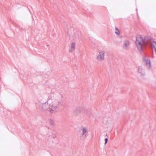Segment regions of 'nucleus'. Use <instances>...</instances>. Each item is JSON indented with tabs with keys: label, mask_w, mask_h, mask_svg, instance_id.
Returning <instances> with one entry per match:
<instances>
[{
	"label": "nucleus",
	"mask_w": 156,
	"mask_h": 156,
	"mask_svg": "<svg viewBox=\"0 0 156 156\" xmlns=\"http://www.w3.org/2000/svg\"><path fill=\"white\" fill-rule=\"evenodd\" d=\"M41 108H40L41 112H44L48 111H49L50 108H51V106L50 107L49 105L46 102L41 103Z\"/></svg>",
	"instance_id": "obj_3"
},
{
	"label": "nucleus",
	"mask_w": 156,
	"mask_h": 156,
	"mask_svg": "<svg viewBox=\"0 0 156 156\" xmlns=\"http://www.w3.org/2000/svg\"><path fill=\"white\" fill-rule=\"evenodd\" d=\"M82 136H84L85 137H86L88 135V131L87 128L85 127H83L82 129Z\"/></svg>",
	"instance_id": "obj_9"
},
{
	"label": "nucleus",
	"mask_w": 156,
	"mask_h": 156,
	"mask_svg": "<svg viewBox=\"0 0 156 156\" xmlns=\"http://www.w3.org/2000/svg\"><path fill=\"white\" fill-rule=\"evenodd\" d=\"M63 104V102L62 101L58 100L56 99L52 100L51 102V108H50L49 112L51 113H53L55 112L57 109L62 106Z\"/></svg>",
	"instance_id": "obj_2"
},
{
	"label": "nucleus",
	"mask_w": 156,
	"mask_h": 156,
	"mask_svg": "<svg viewBox=\"0 0 156 156\" xmlns=\"http://www.w3.org/2000/svg\"><path fill=\"white\" fill-rule=\"evenodd\" d=\"M123 45L122 48L125 50H128L130 45V42L128 40H126L123 42Z\"/></svg>",
	"instance_id": "obj_7"
},
{
	"label": "nucleus",
	"mask_w": 156,
	"mask_h": 156,
	"mask_svg": "<svg viewBox=\"0 0 156 156\" xmlns=\"http://www.w3.org/2000/svg\"><path fill=\"white\" fill-rule=\"evenodd\" d=\"M76 46V44L74 43H73L72 44L71 46L69 49V51L70 52H72L75 49Z\"/></svg>",
	"instance_id": "obj_10"
},
{
	"label": "nucleus",
	"mask_w": 156,
	"mask_h": 156,
	"mask_svg": "<svg viewBox=\"0 0 156 156\" xmlns=\"http://www.w3.org/2000/svg\"><path fill=\"white\" fill-rule=\"evenodd\" d=\"M138 71L142 76L145 74V69L141 66L138 67Z\"/></svg>",
	"instance_id": "obj_8"
},
{
	"label": "nucleus",
	"mask_w": 156,
	"mask_h": 156,
	"mask_svg": "<svg viewBox=\"0 0 156 156\" xmlns=\"http://www.w3.org/2000/svg\"><path fill=\"white\" fill-rule=\"evenodd\" d=\"M154 87L156 89V83L154 85Z\"/></svg>",
	"instance_id": "obj_17"
},
{
	"label": "nucleus",
	"mask_w": 156,
	"mask_h": 156,
	"mask_svg": "<svg viewBox=\"0 0 156 156\" xmlns=\"http://www.w3.org/2000/svg\"><path fill=\"white\" fill-rule=\"evenodd\" d=\"M36 108H37V109H39V107L37 105H36Z\"/></svg>",
	"instance_id": "obj_16"
},
{
	"label": "nucleus",
	"mask_w": 156,
	"mask_h": 156,
	"mask_svg": "<svg viewBox=\"0 0 156 156\" xmlns=\"http://www.w3.org/2000/svg\"><path fill=\"white\" fill-rule=\"evenodd\" d=\"M73 38L74 39L79 38V35L77 32H76L74 33L73 35Z\"/></svg>",
	"instance_id": "obj_11"
},
{
	"label": "nucleus",
	"mask_w": 156,
	"mask_h": 156,
	"mask_svg": "<svg viewBox=\"0 0 156 156\" xmlns=\"http://www.w3.org/2000/svg\"><path fill=\"white\" fill-rule=\"evenodd\" d=\"M115 33L117 35H119L120 34V31L118 29V28L117 27H116L115 28Z\"/></svg>",
	"instance_id": "obj_12"
},
{
	"label": "nucleus",
	"mask_w": 156,
	"mask_h": 156,
	"mask_svg": "<svg viewBox=\"0 0 156 156\" xmlns=\"http://www.w3.org/2000/svg\"><path fill=\"white\" fill-rule=\"evenodd\" d=\"M81 111H82V110L81 111H80V110H79V111H78V113H80V112Z\"/></svg>",
	"instance_id": "obj_18"
},
{
	"label": "nucleus",
	"mask_w": 156,
	"mask_h": 156,
	"mask_svg": "<svg viewBox=\"0 0 156 156\" xmlns=\"http://www.w3.org/2000/svg\"><path fill=\"white\" fill-rule=\"evenodd\" d=\"M136 38V44L138 50L141 51L143 46L147 45L149 44V42L146 37L143 38L140 35L137 36Z\"/></svg>",
	"instance_id": "obj_1"
},
{
	"label": "nucleus",
	"mask_w": 156,
	"mask_h": 156,
	"mask_svg": "<svg viewBox=\"0 0 156 156\" xmlns=\"http://www.w3.org/2000/svg\"><path fill=\"white\" fill-rule=\"evenodd\" d=\"M51 136L53 138H56V136L55 134L52 133L51 135H49L48 137H50Z\"/></svg>",
	"instance_id": "obj_14"
},
{
	"label": "nucleus",
	"mask_w": 156,
	"mask_h": 156,
	"mask_svg": "<svg viewBox=\"0 0 156 156\" xmlns=\"http://www.w3.org/2000/svg\"><path fill=\"white\" fill-rule=\"evenodd\" d=\"M105 51H100L97 55L96 59L97 61H101L105 59Z\"/></svg>",
	"instance_id": "obj_4"
},
{
	"label": "nucleus",
	"mask_w": 156,
	"mask_h": 156,
	"mask_svg": "<svg viewBox=\"0 0 156 156\" xmlns=\"http://www.w3.org/2000/svg\"><path fill=\"white\" fill-rule=\"evenodd\" d=\"M83 111L84 115H86L87 116L89 117L91 114V112L90 109L83 108Z\"/></svg>",
	"instance_id": "obj_5"
},
{
	"label": "nucleus",
	"mask_w": 156,
	"mask_h": 156,
	"mask_svg": "<svg viewBox=\"0 0 156 156\" xmlns=\"http://www.w3.org/2000/svg\"><path fill=\"white\" fill-rule=\"evenodd\" d=\"M49 122L50 124L52 125H53L54 124V121L52 119H50L49 120Z\"/></svg>",
	"instance_id": "obj_13"
},
{
	"label": "nucleus",
	"mask_w": 156,
	"mask_h": 156,
	"mask_svg": "<svg viewBox=\"0 0 156 156\" xmlns=\"http://www.w3.org/2000/svg\"><path fill=\"white\" fill-rule=\"evenodd\" d=\"M105 144H107V142L108 141V138H105Z\"/></svg>",
	"instance_id": "obj_15"
},
{
	"label": "nucleus",
	"mask_w": 156,
	"mask_h": 156,
	"mask_svg": "<svg viewBox=\"0 0 156 156\" xmlns=\"http://www.w3.org/2000/svg\"><path fill=\"white\" fill-rule=\"evenodd\" d=\"M143 61L145 62V65L147 66L148 69H150L151 68V61L149 59H146L145 57L143 58Z\"/></svg>",
	"instance_id": "obj_6"
}]
</instances>
